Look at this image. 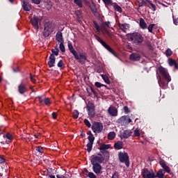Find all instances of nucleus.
Returning a JSON list of instances; mask_svg holds the SVG:
<instances>
[{"label":"nucleus","mask_w":178,"mask_h":178,"mask_svg":"<svg viewBox=\"0 0 178 178\" xmlns=\"http://www.w3.org/2000/svg\"><path fill=\"white\" fill-rule=\"evenodd\" d=\"M104 156H95L91 159L92 165H93V171L96 174L101 173V170H102V166L99 165V163H102L104 162Z\"/></svg>","instance_id":"f257e3e1"},{"label":"nucleus","mask_w":178,"mask_h":178,"mask_svg":"<svg viewBox=\"0 0 178 178\" xmlns=\"http://www.w3.org/2000/svg\"><path fill=\"white\" fill-rule=\"evenodd\" d=\"M128 38H129L134 45H141L144 42V37L138 32L129 34Z\"/></svg>","instance_id":"f03ea898"},{"label":"nucleus","mask_w":178,"mask_h":178,"mask_svg":"<svg viewBox=\"0 0 178 178\" xmlns=\"http://www.w3.org/2000/svg\"><path fill=\"white\" fill-rule=\"evenodd\" d=\"M138 3V8H141L143 6H147L149 9H152L153 12L156 10V6L152 3V1L150 0H136Z\"/></svg>","instance_id":"7ed1b4c3"},{"label":"nucleus","mask_w":178,"mask_h":178,"mask_svg":"<svg viewBox=\"0 0 178 178\" xmlns=\"http://www.w3.org/2000/svg\"><path fill=\"white\" fill-rule=\"evenodd\" d=\"M74 58L77 60L81 65H84L87 62V54L86 52L79 51L76 52L74 54Z\"/></svg>","instance_id":"20e7f679"},{"label":"nucleus","mask_w":178,"mask_h":178,"mask_svg":"<svg viewBox=\"0 0 178 178\" xmlns=\"http://www.w3.org/2000/svg\"><path fill=\"white\" fill-rule=\"evenodd\" d=\"M55 29V25L51 22H46L44 24V29L43 31V36L47 38V37H49L51 33L54 31Z\"/></svg>","instance_id":"39448f33"},{"label":"nucleus","mask_w":178,"mask_h":178,"mask_svg":"<svg viewBox=\"0 0 178 178\" xmlns=\"http://www.w3.org/2000/svg\"><path fill=\"white\" fill-rule=\"evenodd\" d=\"M95 39L97 40V41H98V42H100V44H102V45H103V47L104 48H106V49H107V51H108L109 52L113 54V55H114V56H117L116 53L115 51H113L112 48H111V47H109V45H108L104 40H102V39H101V38H99L97 35H95Z\"/></svg>","instance_id":"423d86ee"},{"label":"nucleus","mask_w":178,"mask_h":178,"mask_svg":"<svg viewBox=\"0 0 178 178\" xmlns=\"http://www.w3.org/2000/svg\"><path fill=\"white\" fill-rule=\"evenodd\" d=\"M141 175L143 178H155V172L147 168L142 170Z\"/></svg>","instance_id":"0eeeda50"},{"label":"nucleus","mask_w":178,"mask_h":178,"mask_svg":"<svg viewBox=\"0 0 178 178\" xmlns=\"http://www.w3.org/2000/svg\"><path fill=\"white\" fill-rule=\"evenodd\" d=\"M103 129L104 126L102 123L99 122H95L92 125V130L93 133H101Z\"/></svg>","instance_id":"6e6552de"},{"label":"nucleus","mask_w":178,"mask_h":178,"mask_svg":"<svg viewBox=\"0 0 178 178\" xmlns=\"http://www.w3.org/2000/svg\"><path fill=\"white\" fill-rule=\"evenodd\" d=\"M88 143L86 145L87 147V151L88 152H91L92 149V145L94 144V140H95V137H94V135L92 134H90L89 136L88 137Z\"/></svg>","instance_id":"1a4fd4ad"},{"label":"nucleus","mask_w":178,"mask_h":178,"mask_svg":"<svg viewBox=\"0 0 178 178\" xmlns=\"http://www.w3.org/2000/svg\"><path fill=\"white\" fill-rule=\"evenodd\" d=\"M87 109L88 116H90V118H94V116H95V106H94V104L89 103L87 106Z\"/></svg>","instance_id":"9d476101"},{"label":"nucleus","mask_w":178,"mask_h":178,"mask_svg":"<svg viewBox=\"0 0 178 178\" xmlns=\"http://www.w3.org/2000/svg\"><path fill=\"white\" fill-rule=\"evenodd\" d=\"M159 73H161V76H163V77H164V79H165V80H167V81H171L172 79L170 78V76H169V73H168V71L162 67H159Z\"/></svg>","instance_id":"9b49d317"},{"label":"nucleus","mask_w":178,"mask_h":178,"mask_svg":"<svg viewBox=\"0 0 178 178\" xmlns=\"http://www.w3.org/2000/svg\"><path fill=\"white\" fill-rule=\"evenodd\" d=\"M38 101L41 105H51V99L48 97H45L44 96H38Z\"/></svg>","instance_id":"f8f14e48"},{"label":"nucleus","mask_w":178,"mask_h":178,"mask_svg":"<svg viewBox=\"0 0 178 178\" xmlns=\"http://www.w3.org/2000/svg\"><path fill=\"white\" fill-rule=\"evenodd\" d=\"M118 122L120 123V124H129V123H131V119L127 115H124L118 119Z\"/></svg>","instance_id":"ddd939ff"},{"label":"nucleus","mask_w":178,"mask_h":178,"mask_svg":"<svg viewBox=\"0 0 178 178\" xmlns=\"http://www.w3.org/2000/svg\"><path fill=\"white\" fill-rule=\"evenodd\" d=\"M160 166L163 169V170L165 173H170V167L168 165V164L165 163L164 160H160L159 162Z\"/></svg>","instance_id":"4468645a"},{"label":"nucleus","mask_w":178,"mask_h":178,"mask_svg":"<svg viewBox=\"0 0 178 178\" xmlns=\"http://www.w3.org/2000/svg\"><path fill=\"white\" fill-rule=\"evenodd\" d=\"M31 23L33 26V27H34V29H35V30H38L39 26H38V23H40V19L37 17H33L31 19Z\"/></svg>","instance_id":"2eb2a0df"},{"label":"nucleus","mask_w":178,"mask_h":178,"mask_svg":"<svg viewBox=\"0 0 178 178\" xmlns=\"http://www.w3.org/2000/svg\"><path fill=\"white\" fill-rule=\"evenodd\" d=\"M18 92L22 95L27 92V87L26 86L24 83L22 82L18 86Z\"/></svg>","instance_id":"dca6fc26"},{"label":"nucleus","mask_w":178,"mask_h":178,"mask_svg":"<svg viewBox=\"0 0 178 178\" xmlns=\"http://www.w3.org/2000/svg\"><path fill=\"white\" fill-rule=\"evenodd\" d=\"M131 134H133V132L130 129H127L124 131L121 134L120 137L122 138H129V137L131 136Z\"/></svg>","instance_id":"f3484780"},{"label":"nucleus","mask_w":178,"mask_h":178,"mask_svg":"<svg viewBox=\"0 0 178 178\" xmlns=\"http://www.w3.org/2000/svg\"><path fill=\"white\" fill-rule=\"evenodd\" d=\"M108 112L111 116H118V108L115 106L109 107Z\"/></svg>","instance_id":"a211bd4d"},{"label":"nucleus","mask_w":178,"mask_h":178,"mask_svg":"<svg viewBox=\"0 0 178 178\" xmlns=\"http://www.w3.org/2000/svg\"><path fill=\"white\" fill-rule=\"evenodd\" d=\"M119 159L120 162H122V163H125L127 168L130 166V160L129 159V156H120Z\"/></svg>","instance_id":"6ab92c4d"},{"label":"nucleus","mask_w":178,"mask_h":178,"mask_svg":"<svg viewBox=\"0 0 178 178\" xmlns=\"http://www.w3.org/2000/svg\"><path fill=\"white\" fill-rule=\"evenodd\" d=\"M48 65L49 67L55 66V55L51 54L49 58Z\"/></svg>","instance_id":"aec40b11"},{"label":"nucleus","mask_w":178,"mask_h":178,"mask_svg":"<svg viewBox=\"0 0 178 178\" xmlns=\"http://www.w3.org/2000/svg\"><path fill=\"white\" fill-rule=\"evenodd\" d=\"M129 58L131 60L137 61L141 59V56L138 54L133 53L132 54L130 55Z\"/></svg>","instance_id":"412c9836"},{"label":"nucleus","mask_w":178,"mask_h":178,"mask_svg":"<svg viewBox=\"0 0 178 178\" xmlns=\"http://www.w3.org/2000/svg\"><path fill=\"white\" fill-rule=\"evenodd\" d=\"M165 173L163 169H159L156 174H154V178H165Z\"/></svg>","instance_id":"4be33fe9"},{"label":"nucleus","mask_w":178,"mask_h":178,"mask_svg":"<svg viewBox=\"0 0 178 178\" xmlns=\"http://www.w3.org/2000/svg\"><path fill=\"white\" fill-rule=\"evenodd\" d=\"M118 26L123 33H127V30L130 28L129 24H119Z\"/></svg>","instance_id":"5701e85b"},{"label":"nucleus","mask_w":178,"mask_h":178,"mask_svg":"<svg viewBox=\"0 0 178 178\" xmlns=\"http://www.w3.org/2000/svg\"><path fill=\"white\" fill-rule=\"evenodd\" d=\"M56 40L58 42H63V35L62 34V32H57L56 35Z\"/></svg>","instance_id":"b1692460"},{"label":"nucleus","mask_w":178,"mask_h":178,"mask_svg":"<svg viewBox=\"0 0 178 178\" xmlns=\"http://www.w3.org/2000/svg\"><path fill=\"white\" fill-rule=\"evenodd\" d=\"M157 79L160 87H162V88H166V87H168V83H165V81L161 79L160 76H157Z\"/></svg>","instance_id":"393cba45"},{"label":"nucleus","mask_w":178,"mask_h":178,"mask_svg":"<svg viewBox=\"0 0 178 178\" xmlns=\"http://www.w3.org/2000/svg\"><path fill=\"white\" fill-rule=\"evenodd\" d=\"M22 8L26 12H30V6H29V1L27 0L22 1Z\"/></svg>","instance_id":"a878e982"},{"label":"nucleus","mask_w":178,"mask_h":178,"mask_svg":"<svg viewBox=\"0 0 178 178\" xmlns=\"http://www.w3.org/2000/svg\"><path fill=\"white\" fill-rule=\"evenodd\" d=\"M3 137L4 138H6V144H9L10 143L12 142V140H13V136L10 134H7Z\"/></svg>","instance_id":"bb28decb"},{"label":"nucleus","mask_w":178,"mask_h":178,"mask_svg":"<svg viewBox=\"0 0 178 178\" xmlns=\"http://www.w3.org/2000/svg\"><path fill=\"white\" fill-rule=\"evenodd\" d=\"M114 148L115 149H122L123 148V142L118 141L114 145Z\"/></svg>","instance_id":"cd10ccee"},{"label":"nucleus","mask_w":178,"mask_h":178,"mask_svg":"<svg viewBox=\"0 0 178 178\" xmlns=\"http://www.w3.org/2000/svg\"><path fill=\"white\" fill-rule=\"evenodd\" d=\"M112 6H113L115 10H116V12H119L120 13H122V7L120 6L119 5H118V3H113Z\"/></svg>","instance_id":"c85d7f7f"},{"label":"nucleus","mask_w":178,"mask_h":178,"mask_svg":"<svg viewBox=\"0 0 178 178\" xmlns=\"http://www.w3.org/2000/svg\"><path fill=\"white\" fill-rule=\"evenodd\" d=\"M168 64L170 66H175V69H177V63H176V60L172 58H168Z\"/></svg>","instance_id":"c756f323"},{"label":"nucleus","mask_w":178,"mask_h":178,"mask_svg":"<svg viewBox=\"0 0 178 178\" xmlns=\"http://www.w3.org/2000/svg\"><path fill=\"white\" fill-rule=\"evenodd\" d=\"M109 148H111V145H102L100 146V151H102V152H104L106 151V149H109Z\"/></svg>","instance_id":"7c9ffc66"},{"label":"nucleus","mask_w":178,"mask_h":178,"mask_svg":"<svg viewBox=\"0 0 178 178\" xmlns=\"http://www.w3.org/2000/svg\"><path fill=\"white\" fill-rule=\"evenodd\" d=\"M140 26L141 29H147V23H145V21L143 18L140 19Z\"/></svg>","instance_id":"2f4dec72"},{"label":"nucleus","mask_w":178,"mask_h":178,"mask_svg":"<svg viewBox=\"0 0 178 178\" xmlns=\"http://www.w3.org/2000/svg\"><path fill=\"white\" fill-rule=\"evenodd\" d=\"M68 48H69L70 52L72 54V55H74V54H76L77 52L73 47V44H72L71 42H68Z\"/></svg>","instance_id":"473e14b6"},{"label":"nucleus","mask_w":178,"mask_h":178,"mask_svg":"<svg viewBox=\"0 0 178 178\" xmlns=\"http://www.w3.org/2000/svg\"><path fill=\"white\" fill-rule=\"evenodd\" d=\"M116 137V134L114 131H111L108 134V140H113Z\"/></svg>","instance_id":"72a5a7b5"},{"label":"nucleus","mask_w":178,"mask_h":178,"mask_svg":"<svg viewBox=\"0 0 178 178\" xmlns=\"http://www.w3.org/2000/svg\"><path fill=\"white\" fill-rule=\"evenodd\" d=\"M105 6H112L113 5V2L112 0H102Z\"/></svg>","instance_id":"f704fd0d"},{"label":"nucleus","mask_w":178,"mask_h":178,"mask_svg":"<svg viewBox=\"0 0 178 178\" xmlns=\"http://www.w3.org/2000/svg\"><path fill=\"white\" fill-rule=\"evenodd\" d=\"M102 79H103L104 81L106 83V84H111V81L109 80V78L106 75L102 74Z\"/></svg>","instance_id":"c9c22d12"},{"label":"nucleus","mask_w":178,"mask_h":178,"mask_svg":"<svg viewBox=\"0 0 178 178\" xmlns=\"http://www.w3.org/2000/svg\"><path fill=\"white\" fill-rule=\"evenodd\" d=\"M90 8L93 13H97V7H95V4H94V3H92L90 5Z\"/></svg>","instance_id":"e433bc0d"},{"label":"nucleus","mask_w":178,"mask_h":178,"mask_svg":"<svg viewBox=\"0 0 178 178\" xmlns=\"http://www.w3.org/2000/svg\"><path fill=\"white\" fill-rule=\"evenodd\" d=\"M74 2L79 8H83V1L81 0H74Z\"/></svg>","instance_id":"4c0bfd02"},{"label":"nucleus","mask_w":178,"mask_h":178,"mask_svg":"<svg viewBox=\"0 0 178 178\" xmlns=\"http://www.w3.org/2000/svg\"><path fill=\"white\" fill-rule=\"evenodd\" d=\"M93 23H94V27L97 31V33H101L102 30H101V27H99V25H98V24L95 22H93Z\"/></svg>","instance_id":"58836bf2"},{"label":"nucleus","mask_w":178,"mask_h":178,"mask_svg":"<svg viewBox=\"0 0 178 178\" xmlns=\"http://www.w3.org/2000/svg\"><path fill=\"white\" fill-rule=\"evenodd\" d=\"M51 52V54L56 55V56H58V55H59V50L58 49H52Z\"/></svg>","instance_id":"ea45409f"},{"label":"nucleus","mask_w":178,"mask_h":178,"mask_svg":"<svg viewBox=\"0 0 178 178\" xmlns=\"http://www.w3.org/2000/svg\"><path fill=\"white\" fill-rule=\"evenodd\" d=\"M118 156H129V154L126 152L122 151L118 153Z\"/></svg>","instance_id":"a19ab883"},{"label":"nucleus","mask_w":178,"mask_h":178,"mask_svg":"<svg viewBox=\"0 0 178 178\" xmlns=\"http://www.w3.org/2000/svg\"><path fill=\"white\" fill-rule=\"evenodd\" d=\"M57 66L58 67H60L61 69H63L65 67V64L63 63V60H60L58 63Z\"/></svg>","instance_id":"79ce46f5"},{"label":"nucleus","mask_w":178,"mask_h":178,"mask_svg":"<svg viewBox=\"0 0 178 178\" xmlns=\"http://www.w3.org/2000/svg\"><path fill=\"white\" fill-rule=\"evenodd\" d=\"M95 86L97 88H101V87H106V86H105L99 82H95Z\"/></svg>","instance_id":"37998d69"},{"label":"nucleus","mask_w":178,"mask_h":178,"mask_svg":"<svg viewBox=\"0 0 178 178\" xmlns=\"http://www.w3.org/2000/svg\"><path fill=\"white\" fill-rule=\"evenodd\" d=\"M79 111L74 110L73 113L74 119H77L79 118Z\"/></svg>","instance_id":"c03bdc74"},{"label":"nucleus","mask_w":178,"mask_h":178,"mask_svg":"<svg viewBox=\"0 0 178 178\" xmlns=\"http://www.w3.org/2000/svg\"><path fill=\"white\" fill-rule=\"evenodd\" d=\"M59 48L61 51V52H65V45L63 44V42H61L59 44Z\"/></svg>","instance_id":"a18cd8bd"},{"label":"nucleus","mask_w":178,"mask_h":178,"mask_svg":"<svg viewBox=\"0 0 178 178\" xmlns=\"http://www.w3.org/2000/svg\"><path fill=\"white\" fill-rule=\"evenodd\" d=\"M36 151H38L39 154H42L44 152V148L42 147L39 146L36 147Z\"/></svg>","instance_id":"49530a36"},{"label":"nucleus","mask_w":178,"mask_h":178,"mask_svg":"<svg viewBox=\"0 0 178 178\" xmlns=\"http://www.w3.org/2000/svg\"><path fill=\"white\" fill-rule=\"evenodd\" d=\"M154 26H155L154 24H149V25L148 26L147 29H148V31H149V33H152V30H153V29H154Z\"/></svg>","instance_id":"de8ad7c7"},{"label":"nucleus","mask_w":178,"mask_h":178,"mask_svg":"<svg viewBox=\"0 0 178 178\" xmlns=\"http://www.w3.org/2000/svg\"><path fill=\"white\" fill-rule=\"evenodd\" d=\"M172 54H173V52L172 51V50L170 49H168L165 51V55L167 56H170L172 55Z\"/></svg>","instance_id":"09e8293b"},{"label":"nucleus","mask_w":178,"mask_h":178,"mask_svg":"<svg viewBox=\"0 0 178 178\" xmlns=\"http://www.w3.org/2000/svg\"><path fill=\"white\" fill-rule=\"evenodd\" d=\"M134 136L140 137V130H138V129L134 130Z\"/></svg>","instance_id":"8fccbe9b"},{"label":"nucleus","mask_w":178,"mask_h":178,"mask_svg":"<svg viewBox=\"0 0 178 178\" xmlns=\"http://www.w3.org/2000/svg\"><path fill=\"white\" fill-rule=\"evenodd\" d=\"M84 123H85L86 126H87V127H91V123H90V121H88V120L85 119Z\"/></svg>","instance_id":"3c124183"},{"label":"nucleus","mask_w":178,"mask_h":178,"mask_svg":"<svg viewBox=\"0 0 178 178\" xmlns=\"http://www.w3.org/2000/svg\"><path fill=\"white\" fill-rule=\"evenodd\" d=\"M76 15L77 17H79V19H81V17H83V15H81V11L80 10L76 11Z\"/></svg>","instance_id":"603ef678"},{"label":"nucleus","mask_w":178,"mask_h":178,"mask_svg":"<svg viewBox=\"0 0 178 178\" xmlns=\"http://www.w3.org/2000/svg\"><path fill=\"white\" fill-rule=\"evenodd\" d=\"M111 178H119V172H115L113 174Z\"/></svg>","instance_id":"864d4df0"},{"label":"nucleus","mask_w":178,"mask_h":178,"mask_svg":"<svg viewBox=\"0 0 178 178\" xmlns=\"http://www.w3.org/2000/svg\"><path fill=\"white\" fill-rule=\"evenodd\" d=\"M31 1L36 5H40V3H41V0H31Z\"/></svg>","instance_id":"5fc2aeb1"},{"label":"nucleus","mask_w":178,"mask_h":178,"mask_svg":"<svg viewBox=\"0 0 178 178\" xmlns=\"http://www.w3.org/2000/svg\"><path fill=\"white\" fill-rule=\"evenodd\" d=\"M88 177L90 178H97V176H95L92 172L88 173Z\"/></svg>","instance_id":"6e6d98bb"},{"label":"nucleus","mask_w":178,"mask_h":178,"mask_svg":"<svg viewBox=\"0 0 178 178\" xmlns=\"http://www.w3.org/2000/svg\"><path fill=\"white\" fill-rule=\"evenodd\" d=\"M30 79L32 81V83H35V78L31 74H30Z\"/></svg>","instance_id":"4d7b16f0"},{"label":"nucleus","mask_w":178,"mask_h":178,"mask_svg":"<svg viewBox=\"0 0 178 178\" xmlns=\"http://www.w3.org/2000/svg\"><path fill=\"white\" fill-rule=\"evenodd\" d=\"M124 111L125 112V113H129L130 112V111L129 110V107L127 106H124Z\"/></svg>","instance_id":"13d9d810"},{"label":"nucleus","mask_w":178,"mask_h":178,"mask_svg":"<svg viewBox=\"0 0 178 178\" xmlns=\"http://www.w3.org/2000/svg\"><path fill=\"white\" fill-rule=\"evenodd\" d=\"M105 26H107V27H111V22L109 21L103 23Z\"/></svg>","instance_id":"bf43d9fd"},{"label":"nucleus","mask_w":178,"mask_h":178,"mask_svg":"<svg viewBox=\"0 0 178 178\" xmlns=\"http://www.w3.org/2000/svg\"><path fill=\"white\" fill-rule=\"evenodd\" d=\"M101 28L104 31H108V29H106V27L105 26V25L104 24H102Z\"/></svg>","instance_id":"052dcab7"},{"label":"nucleus","mask_w":178,"mask_h":178,"mask_svg":"<svg viewBox=\"0 0 178 178\" xmlns=\"http://www.w3.org/2000/svg\"><path fill=\"white\" fill-rule=\"evenodd\" d=\"M173 23H174V24H175V26H177V24H178V18L173 19Z\"/></svg>","instance_id":"680f3d73"},{"label":"nucleus","mask_w":178,"mask_h":178,"mask_svg":"<svg viewBox=\"0 0 178 178\" xmlns=\"http://www.w3.org/2000/svg\"><path fill=\"white\" fill-rule=\"evenodd\" d=\"M51 116H52L53 119H56L58 115L56 114V113H53L51 114Z\"/></svg>","instance_id":"e2e57ef3"},{"label":"nucleus","mask_w":178,"mask_h":178,"mask_svg":"<svg viewBox=\"0 0 178 178\" xmlns=\"http://www.w3.org/2000/svg\"><path fill=\"white\" fill-rule=\"evenodd\" d=\"M3 162H5V159H3V157L0 156V163H3Z\"/></svg>","instance_id":"0e129e2a"},{"label":"nucleus","mask_w":178,"mask_h":178,"mask_svg":"<svg viewBox=\"0 0 178 178\" xmlns=\"http://www.w3.org/2000/svg\"><path fill=\"white\" fill-rule=\"evenodd\" d=\"M49 176L50 178H55V175H49Z\"/></svg>","instance_id":"69168bd1"},{"label":"nucleus","mask_w":178,"mask_h":178,"mask_svg":"<svg viewBox=\"0 0 178 178\" xmlns=\"http://www.w3.org/2000/svg\"><path fill=\"white\" fill-rule=\"evenodd\" d=\"M57 177L58 178H62V177L59 176V175H57Z\"/></svg>","instance_id":"338daca9"},{"label":"nucleus","mask_w":178,"mask_h":178,"mask_svg":"<svg viewBox=\"0 0 178 178\" xmlns=\"http://www.w3.org/2000/svg\"><path fill=\"white\" fill-rule=\"evenodd\" d=\"M9 1H10V2H13L14 0H9Z\"/></svg>","instance_id":"774afa93"}]
</instances>
